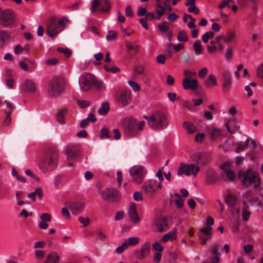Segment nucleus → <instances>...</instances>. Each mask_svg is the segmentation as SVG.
<instances>
[{
    "instance_id": "338daca9",
    "label": "nucleus",
    "mask_w": 263,
    "mask_h": 263,
    "mask_svg": "<svg viewBox=\"0 0 263 263\" xmlns=\"http://www.w3.org/2000/svg\"><path fill=\"white\" fill-rule=\"evenodd\" d=\"M4 103L6 104V106L8 108V110H6L5 111H10L11 114L12 112L14 110V105L12 103L8 102L6 100L4 101Z\"/></svg>"
},
{
    "instance_id": "0e129e2a",
    "label": "nucleus",
    "mask_w": 263,
    "mask_h": 263,
    "mask_svg": "<svg viewBox=\"0 0 263 263\" xmlns=\"http://www.w3.org/2000/svg\"><path fill=\"white\" fill-rule=\"evenodd\" d=\"M158 28L160 31L163 32H166L168 29V27L167 25L166 22H163L161 24L159 25Z\"/></svg>"
},
{
    "instance_id": "a18cd8bd",
    "label": "nucleus",
    "mask_w": 263,
    "mask_h": 263,
    "mask_svg": "<svg viewBox=\"0 0 263 263\" xmlns=\"http://www.w3.org/2000/svg\"><path fill=\"white\" fill-rule=\"evenodd\" d=\"M196 54H201L202 52L201 43L200 40H196L193 46Z\"/></svg>"
},
{
    "instance_id": "bf43d9fd",
    "label": "nucleus",
    "mask_w": 263,
    "mask_h": 263,
    "mask_svg": "<svg viewBox=\"0 0 263 263\" xmlns=\"http://www.w3.org/2000/svg\"><path fill=\"white\" fill-rule=\"evenodd\" d=\"M58 51L62 52L66 57H69L71 54V51L68 48H58Z\"/></svg>"
},
{
    "instance_id": "3c124183",
    "label": "nucleus",
    "mask_w": 263,
    "mask_h": 263,
    "mask_svg": "<svg viewBox=\"0 0 263 263\" xmlns=\"http://www.w3.org/2000/svg\"><path fill=\"white\" fill-rule=\"evenodd\" d=\"M221 134V130L217 128H213L210 132V136L212 138L218 137Z\"/></svg>"
},
{
    "instance_id": "72a5a7b5",
    "label": "nucleus",
    "mask_w": 263,
    "mask_h": 263,
    "mask_svg": "<svg viewBox=\"0 0 263 263\" xmlns=\"http://www.w3.org/2000/svg\"><path fill=\"white\" fill-rule=\"evenodd\" d=\"M235 37V33L234 31H229L227 32L226 35L225 36H223V38H222L224 43L226 44H229L230 42H232Z\"/></svg>"
},
{
    "instance_id": "4468645a",
    "label": "nucleus",
    "mask_w": 263,
    "mask_h": 263,
    "mask_svg": "<svg viewBox=\"0 0 263 263\" xmlns=\"http://www.w3.org/2000/svg\"><path fill=\"white\" fill-rule=\"evenodd\" d=\"M65 205L73 214L81 212L85 207L84 203L80 201H68L65 203Z\"/></svg>"
},
{
    "instance_id": "c9c22d12",
    "label": "nucleus",
    "mask_w": 263,
    "mask_h": 263,
    "mask_svg": "<svg viewBox=\"0 0 263 263\" xmlns=\"http://www.w3.org/2000/svg\"><path fill=\"white\" fill-rule=\"evenodd\" d=\"M93 86L99 91H103L105 89V85L101 81L96 80L95 78L93 81Z\"/></svg>"
},
{
    "instance_id": "b1692460",
    "label": "nucleus",
    "mask_w": 263,
    "mask_h": 263,
    "mask_svg": "<svg viewBox=\"0 0 263 263\" xmlns=\"http://www.w3.org/2000/svg\"><path fill=\"white\" fill-rule=\"evenodd\" d=\"M228 130L232 134L235 133L239 128L234 118L230 119L226 124Z\"/></svg>"
},
{
    "instance_id": "bb28decb",
    "label": "nucleus",
    "mask_w": 263,
    "mask_h": 263,
    "mask_svg": "<svg viewBox=\"0 0 263 263\" xmlns=\"http://www.w3.org/2000/svg\"><path fill=\"white\" fill-rule=\"evenodd\" d=\"M217 179V177L215 173H209L206 175L205 183L208 185H212L216 183Z\"/></svg>"
},
{
    "instance_id": "5fc2aeb1",
    "label": "nucleus",
    "mask_w": 263,
    "mask_h": 263,
    "mask_svg": "<svg viewBox=\"0 0 263 263\" xmlns=\"http://www.w3.org/2000/svg\"><path fill=\"white\" fill-rule=\"evenodd\" d=\"M208 73V69L206 67H203L200 69L198 72V77L200 78H204Z\"/></svg>"
},
{
    "instance_id": "052dcab7",
    "label": "nucleus",
    "mask_w": 263,
    "mask_h": 263,
    "mask_svg": "<svg viewBox=\"0 0 263 263\" xmlns=\"http://www.w3.org/2000/svg\"><path fill=\"white\" fill-rule=\"evenodd\" d=\"M153 249L158 252L160 253L163 251V246L159 242H156L153 245Z\"/></svg>"
},
{
    "instance_id": "5701e85b",
    "label": "nucleus",
    "mask_w": 263,
    "mask_h": 263,
    "mask_svg": "<svg viewBox=\"0 0 263 263\" xmlns=\"http://www.w3.org/2000/svg\"><path fill=\"white\" fill-rule=\"evenodd\" d=\"M22 89L24 91L29 92H34L36 90L34 83L30 80H26L22 84Z\"/></svg>"
},
{
    "instance_id": "49530a36",
    "label": "nucleus",
    "mask_w": 263,
    "mask_h": 263,
    "mask_svg": "<svg viewBox=\"0 0 263 263\" xmlns=\"http://www.w3.org/2000/svg\"><path fill=\"white\" fill-rule=\"evenodd\" d=\"M177 40L179 42H186L188 40V37L184 31H180L178 32Z\"/></svg>"
},
{
    "instance_id": "7c9ffc66",
    "label": "nucleus",
    "mask_w": 263,
    "mask_h": 263,
    "mask_svg": "<svg viewBox=\"0 0 263 263\" xmlns=\"http://www.w3.org/2000/svg\"><path fill=\"white\" fill-rule=\"evenodd\" d=\"M109 103L108 102H104L102 103L101 107L98 109V112L100 115H104L109 111Z\"/></svg>"
},
{
    "instance_id": "8fccbe9b",
    "label": "nucleus",
    "mask_w": 263,
    "mask_h": 263,
    "mask_svg": "<svg viewBox=\"0 0 263 263\" xmlns=\"http://www.w3.org/2000/svg\"><path fill=\"white\" fill-rule=\"evenodd\" d=\"M5 114L6 115V117L3 122V126H6L11 122V119L10 116L11 114L10 111H5Z\"/></svg>"
},
{
    "instance_id": "393cba45",
    "label": "nucleus",
    "mask_w": 263,
    "mask_h": 263,
    "mask_svg": "<svg viewBox=\"0 0 263 263\" xmlns=\"http://www.w3.org/2000/svg\"><path fill=\"white\" fill-rule=\"evenodd\" d=\"M60 257L56 252H52L47 256L45 263H59Z\"/></svg>"
},
{
    "instance_id": "9b49d317",
    "label": "nucleus",
    "mask_w": 263,
    "mask_h": 263,
    "mask_svg": "<svg viewBox=\"0 0 263 263\" xmlns=\"http://www.w3.org/2000/svg\"><path fill=\"white\" fill-rule=\"evenodd\" d=\"M99 7H101L99 9L100 12H107L110 9V4L107 0H92L90 8L91 11H96Z\"/></svg>"
},
{
    "instance_id": "09e8293b",
    "label": "nucleus",
    "mask_w": 263,
    "mask_h": 263,
    "mask_svg": "<svg viewBox=\"0 0 263 263\" xmlns=\"http://www.w3.org/2000/svg\"><path fill=\"white\" fill-rule=\"evenodd\" d=\"M100 138L101 139H109L110 138L109 130L107 128H102L100 132Z\"/></svg>"
},
{
    "instance_id": "4c0bfd02",
    "label": "nucleus",
    "mask_w": 263,
    "mask_h": 263,
    "mask_svg": "<svg viewBox=\"0 0 263 263\" xmlns=\"http://www.w3.org/2000/svg\"><path fill=\"white\" fill-rule=\"evenodd\" d=\"M176 238V233L174 231H170L165 234L162 238V240L163 242H167L168 240H173Z\"/></svg>"
},
{
    "instance_id": "c756f323",
    "label": "nucleus",
    "mask_w": 263,
    "mask_h": 263,
    "mask_svg": "<svg viewBox=\"0 0 263 263\" xmlns=\"http://www.w3.org/2000/svg\"><path fill=\"white\" fill-rule=\"evenodd\" d=\"M204 83L208 86H213L217 85L216 78L213 74H210L204 81Z\"/></svg>"
},
{
    "instance_id": "4be33fe9",
    "label": "nucleus",
    "mask_w": 263,
    "mask_h": 263,
    "mask_svg": "<svg viewBox=\"0 0 263 263\" xmlns=\"http://www.w3.org/2000/svg\"><path fill=\"white\" fill-rule=\"evenodd\" d=\"M242 218L247 221L249 220L251 215L250 205L247 204L246 200H243L242 204Z\"/></svg>"
},
{
    "instance_id": "6e6552de",
    "label": "nucleus",
    "mask_w": 263,
    "mask_h": 263,
    "mask_svg": "<svg viewBox=\"0 0 263 263\" xmlns=\"http://www.w3.org/2000/svg\"><path fill=\"white\" fill-rule=\"evenodd\" d=\"M101 196L104 200L113 202L120 199V194L116 189L106 188L102 192Z\"/></svg>"
},
{
    "instance_id": "de8ad7c7",
    "label": "nucleus",
    "mask_w": 263,
    "mask_h": 263,
    "mask_svg": "<svg viewBox=\"0 0 263 263\" xmlns=\"http://www.w3.org/2000/svg\"><path fill=\"white\" fill-rule=\"evenodd\" d=\"M105 70L107 72H110L113 73H117L120 71V68L115 66H109V65L105 64L104 65Z\"/></svg>"
},
{
    "instance_id": "1a4fd4ad",
    "label": "nucleus",
    "mask_w": 263,
    "mask_h": 263,
    "mask_svg": "<svg viewBox=\"0 0 263 263\" xmlns=\"http://www.w3.org/2000/svg\"><path fill=\"white\" fill-rule=\"evenodd\" d=\"M1 23L3 26L10 27L14 23L15 16L13 11L7 9L2 11L0 13Z\"/></svg>"
},
{
    "instance_id": "f704fd0d",
    "label": "nucleus",
    "mask_w": 263,
    "mask_h": 263,
    "mask_svg": "<svg viewBox=\"0 0 263 263\" xmlns=\"http://www.w3.org/2000/svg\"><path fill=\"white\" fill-rule=\"evenodd\" d=\"M155 10L157 14V18L159 20L161 16L164 14L165 8L163 7L159 3H157L156 5Z\"/></svg>"
},
{
    "instance_id": "4d7b16f0",
    "label": "nucleus",
    "mask_w": 263,
    "mask_h": 263,
    "mask_svg": "<svg viewBox=\"0 0 263 263\" xmlns=\"http://www.w3.org/2000/svg\"><path fill=\"white\" fill-rule=\"evenodd\" d=\"M127 245L126 242H124L122 245L116 248V251L118 254L122 253L124 250L127 249Z\"/></svg>"
},
{
    "instance_id": "f3484780",
    "label": "nucleus",
    "mask_w": 263,
    "mask_h": 263,
    "mask_svg": "<svg viewBox=\"0 0 263 263\" xmlns=\"http://www.w3.org/2000/svg\"><path fill=\"white\" fill-rule=\"evenodd\" d=\"M131 92L130 90L121 91L117 98V102L124 106L128 105L130 103Z\"/></svg>"
},
{
    "instance_id": "20e7f679",
    "label": "nucleus",
    "mask_w": 263,
    "mask_h": 263,
    "mask_svg": "<svg viewBox=\"0 0 263 263\" xmlns=\"http://www.w3.org/2000/svg\"><path fill=\"white\" fill-rule=\"evenodd\" d=\"M238 177L242 185L245 187L253 185L254 188H257L260 184V178L251 168L246 171H240Z\"/></svg>"
},
{
    "instance_id": "0eeeda50",
    "label": "nucleus",
    "mask_w": 263,
    "mask_h": 263,
    "mask_svg": "<svg viewBox=\"0 0 263 263\" xmlns=\"http://www.w3.org/2000/svg\"><path fill=\"white\" fill-rule=\"evenodd\" d=\"M94 77L88 72L82 73L79 77V83L81 89L83 91L89 90L93 86Z\"/></svg>"
},
{
    "instance_id": "dca6fc26",
    "label": "nucleus",
    "mask_w": 263,
    "mask_h": 263,
    "mask_svg": "<svg viewBox=\"0 0 263 263\" xmlns=\"http://www.w3.org/2000/svg\"><path fill=\"white\" fill-rule=\"evenodd\" d=\"M61 31H62V29L59 28L55 20L53 18H51L48 21L47 25V32L48 35L51 37H53Z\"/></svg>"
},
{
    "instance_id": "79ce46f5",
    "label": "nucleus",
    "mask_w": 263,
    "mask_h": 263,
    "mask_svg": "<svg viewBox=\"0 0 263 263\" xmlns=\"http://www.w3.org/2000/svg\"><path fill=\"white\" fill-rule=\"evenodd\" d=\"M173 46L174 49L176 52L178 51L180 49H181L183 47V45L182 44H178L177 45H172L170 43L168 46L167 47V50L169 55L171 56L172 55V52L171 50V46Z\"/></svg>"
},
{
    "instance_id": "ea45409f",
    "label": "nucleus",
    "mask_w": 263,
    "mask_h": 263,
    "mask_svg": "<svg viewBox=\"0 0 263 263\" xmlns=\"http://www.w3.org/2000/svg\"><path fill=\"white\" fill-rule=\"evenodd\" d=\"M140 239L137 237H130L128 238L125 242H127V246H135L139 243Z\"/></svg>"
},
{
    "instance_id": "680f3d73",
    "label": "nucleus",
    "mask_w": 263,
    "mask_h": 263,
    "mask_svg": "<svg viewBox=\"0 0 263 263\" xmlns=\"http://www.w3.org/2000/svg\"><path fill=\"white\" fill-rule=\"evenodd\" d=\"M227 177L230 181H233L235 178V174L232 170L227 171V172H225Z\"/></svg>"
},
{
    "instance_id": "864d4df0",
    "label": "nucleus",
    "mask_w": 263,
    "mask_h": 263,
    "mask_svg": "<svg viewBox=\"0 0 263 263\" xmlns=\"http://www.w3.org/2000/svg\"><path fill=\"white\" fill-rule=\"evenodd\" d=\"M126 46L128 50H133L135 52H137L139 49V46L133 45L132 43L128 41L126 42Z\"/></svg>"
},
{
    "instance_id": "6ab92c4d",
    "label": "nucleus",
    "mask_w": 263,
    "mask_h": 263,
    "mask_svg": "<svg viewBox=\"0 0 263 263\" xmlns=\"http://www.w3.org/2000/svg\"><path fill=\"white\" fill-rule=\"evenodd\" d=\"M223 80L222 87L224 92L228 91L231 87L232 80L230 73L228 71H224L222 73Z\"/></svg>"
},
{
    "instance_id": "f257e3e1",
    "label": "nucleus",
    "mask_w": 263,
    "mask_h": 263,
    "mask_svg": "<svg viewBox=\"0 0 263 263\" xmlns=\"http://www.w3.org/2000/svg\"><path fill=\"white\" fill-rule=\"evenodd\" d=\"M191 159L194 163L185 164L181 163L178 168L177 175H185L190 176L193 175L194 177L197 176L200 167L205 165L208 161L201 154L196 153L193 154Z\"/></svg>"
},
{
    "instance_id": "7ed1b4c3",
    "label": "nucleus",
    "mask_w": 263,
    "mask_h": 263,
    "mask_svg": "<svg viewBox=\"0 0 263 263\" xmlns=\"http://www.w3.org/2000/svg\"><path fill=\"white\" fill-rule=\"evenodd\" d=\"M148 126L152 129L161 131L165 129L168 125L169 121L166 115L163 112L156 110L149 116H144Z\"/></svg>"
},
{
    "instance_id": "ddd939ff",
    "label": "nucleus",
    "mask_w": 263,
    "mask_h": 263,
    "mask_svg": "<svg viewBox=\"0 0 263 263\" xmlns=\"http://www.w3.org/2000/svg\"><path fill=\"white\" fill-rule=\"evenodd\" d=\"M142 189L145 193L149 195H152L160 190L157 185V180L154 179L146 180L143 183Z\"/></svg>"
},
{
    "instance_id": "cd10ccee",
    "label": "nucleus",
    "mask_w": 263,
    "mask_h": 263,
    "mask_svg": "<svg viewBox=\"0 0 263 263\" xmlns=\"http://www.w3.org/2000/svg\"><path fill=\"white\" fill-rule=\"evenodd\" d=\"M182 126L189 134H193L197 130L195 126L193 123L187 121H184L182 123Z\"/></svg>"
},
{
    "instance_id": "e433bc0d",
    "label": "nucleus",
    "mask_w": 263,
    "mask_h": 263,
    "mask_svg": "<svg viewBox=\"0 0 263 263\" xmlns=\"http://www.w3.org/2000/svg\"><path fill=\"white\" fill-rule=\"evenodd\" d=\"M67 112L66 108H63L58 112L57 119L59 123L62 124L64 122V116Z\"/></svg>"
},
{
    "instance_id": "c85d7f7f",
    "label": "nucleus",
    "mask_w": 263,
    "mask_h": 263,
    "mask_svg": "<svg viewBox=\"0 0 263 263\" xmlns=\"http://www.w3.org/2000/svg\"><path fill=\"white\" fill-rule=\"evenodd\" d=\"M10 38V34L6 31H0V42L2 46L9 43Z\"/></svg>"
},
{
    "instance_id": "2f4dec72",
    "label": "nucleus",
    "mask_w": 263,
    "mask_h": 263,
    "mask_svg": "<svg viewBox=\"0 0 263 263\" xmlns=\"http://www.w3.org/2000/svg\"><path fill=\"white\" fill-rule=\"evenodd\" d=\"M237 202V198L234 195H228L226 198V202L228 206L236 205Z\"/></svg>"
},
{
    "instance_id": "423d86ee",
    "label": "nucleus",
    "mask_w": 263,
    "mask_h": 263,
    "mask_svg": "<svg viewBox=\"0 0 263 263\" xmlns=\"http://www.w3.org/2000/svg\"><path fill=\"white\" fill-rule=\"evenodd\" d=\"M129 172L133 181L137 184L142 182L143 177L146 173V170L141 165H135L129 169Z\"/></svg>"
},
{
    "instance_id": "774afa93",
    "label": "nucleus",
    "mask_w": 263,
    "mask_h": 263,
    "mask_svg": "<svg viewBox=\"0 0 263 263\" xmlns=\"http://www.w3.org/2000/svg\"><path fill=\"white\" fill-rule=\"evenodd\" d=\"M219 246L218 245H214L211 249V253L213 256H218L219 255Z\"/></svg>"
},
{
    "instance_id": "e2e57ef3",
    "label": "nucleus",
    "mask_w": 263,
    "mask_h": 263,
    "mask_svg": "<svg viewBox=\"0 0 263 263\" xmlns=\"http://www.w3.org/2000/svg\"><path fill=\"white\" fill-rule=\"evenodd\" d=\"M257 76L260 78H263V63L260 64L256 69Z\"/></svg>"
},
{
    "instance_id": "603ef678",
    "label": "nucleus",
    "mask_w": 263,
    "mask_h": 263,
    "mask_svg": "<svg viewBox=\"0 0 263 263\" xmlns=\"http://www.w3.org/2000/svg\"><path fill=\"white\" fill-rule=\"evenodd\" d=\"M69 22L68 18L67 16H64L58 21L57 24L58 26H61L62 28V30L65 28V24Z\"/></svg>"
},
{
    "instance_id": "c03bdc74",
    "label": "nucleus",
    "mask_w": 263,
    "mask_h": 263,
    "mask_svg": "<svg viewBox=\"0 0 263 263\" xmlns=\"http://www.w3.org/2000/svg\"><path fill=\"white\" fill-rule=\"evenodd\" d=\"M117 33L115 30H109L108 31L106 38L107 41H112L116 39Z\"/></svg>"
},
{
    "instance_id": "69168bd1",
    "label": "nucleus",
    "mask_w": 263,
    "mask_h": 263,
    "mask_svg": "<svg viewBox=\"0 0 263 263\" xmlns=\"http://www.w3.org/2000/svg\"><path fill=\"white\" fill-rule=\"evenodd\" d=\"M40 218L43 221H50L51 220V216L49 213H43L41 214Z\"/></svg>"
},
{
    "instance_id": "473e14b6",
    "label": "nucleus",
    "mask_w": 263,
    "mask_h": 263,
    "mask_svg": "<svg viewBox=\"0 0 263 263\" xmlns=\"http://www.w3.org/2000/svg\"><path fill=\"white\" fill-rule=\"evenodd\" d=\"M174 196L176 198L174 202L178 209H181L184 204V199L181 197L179 193H175Z\"/></svg>"
},
{
    "instance_id": "39448f33",
    "label": "nucleus",
    "mask_w": 263,
    "mask_h": 263,
    "mask_svg": "<svg viewBox=\"0 0 263 263\" xmlns=\"http://www.w3.org/2000/svg\"><path fill=\"white\" fill-rule=\"evenodd\" d=\"M65 80L61 76L53 77L50 81L48 93L50 97L54 98L60 96L65 90Z\"/></svg>"
},
{
    "instance_id": "37998d69",
    "label": "nucleus",
    "mask_w": 263,
    "mask_h": 263,
    "mask_svg": "<svg viewBox=\"0 0 263 263\" xmlns=\"http://www.w3.org/2000/svg\"><path fill=\"white\" fill-rule=\"evenodd\" d=\"M196 72L185 69L183 71V76H184V78L183 79L192 80V78L196 77Z\"/></svg>"
},
{
    "instance_id": "f03ea898",
    "label": "nucleus",
    "mask_w": 263,
    "mask_h": 263,
    "mask_svg": "<svg viewBox=\"0 0 263 263\" xmlns=\"http://www.w3.org/2000/svg\"><path fill=\"white\" fill-rule=\"evenodd\" d=\"M58 161L59 154L57 150L54 148H49L44 152L38 166L42 173H46L54 170L58 165Z\"/></svg>"
},
{
    "instance_id": "a19ab883",
    "label": "nucleus",
    "mask_w": 263,
    "mask_h": 263,
    "mask_svg": "<svg viewBox=\"0 0 263 263\" xmlns=\"http://www.w3.org/2000/svg\"><path fill=\"white\" fill-rule=\"evenodd\" d=\"M229 212L233 216H238L240 214V209L236 205L228 206Z\"/></svg>"
},
{
    "instance_id": "6e6d98bb",
    "label": "nucleus",
    "mask_w": 263,
    "mask_h": 263,
    "mask_svg": "<svg viewBox=\"0 0 263 263\" xmlns=\"http://www.w3.org/2000/svg\"><path fill=\"white\" fill-rule=\"evenodd\" d=\"M128 83L134 90L136 91H139L140 90L141 87L136 82L133 81H129Z\"/></svg>"
},
{
    "instance_id": "a211bd4d",
    "label": "nucleus",
    "mask_w": 263,
    "mask_h": 263,
    "mask_svg": "<svg viewBox=\"0 0 263 263\" xmlns=\"http://www.w3.org/2000/svg\"><path fill=\"white\" fill-rule=\"evenodd\" d=\"M155 225L157 231L162 232L169 228L168 220L165 217H159L156 220Z\"/></svg>"
},
{
    "instance_id": "f8f14e48",
    "label": "nucleus",
    "mask_w": 263,
    "mask_h": 263,
    "mask_svg": "<svg viewBox=\"0 0 263 263\" xmlns=\"http://www.w3.org/2000/svg\"><path fill=\"white\" fill-rule=\"evenodd\" d=\"M123 129L126 135L134 136L138 134L137 123L135 120L130 119L123 125Z\"/></svg>"
},
{
    "instance_id": "aec40b11",
    "label": "nucleus",
    "mask_w": 263,
    "mask_h": 263,
    "mask_svg": "<svg viewBox=\"0 0 263 263\" xmlns=\"http://www.w3.org/2000/svg\"><path fill=\"white\" fill-rule=\"evenodd\" d=\"M128 216L132 221L134 223H137L140 220L138 216L136 204L135 203H131L128 210Z\"/></svg>"
},
{
    "instance_id": "13d9d810",
    "label": "nucleus",
    "mask_w": 263,
    "mask_h": 263,
    "mask_svg": "<svg viewBox=\"0 0 263 263\" xmlns=\"http://www.w3.org/2000/svg\"><path fill=\"white\" fill-rule=\"evenodd\" d=\"M77 104L81 108H85L89 106L90 104V102L88 100H78Z\"/></svg>"
},
{
    "instance_id": "9d476101",
    "label": "nucleus",
    "mask_w": 263,
    "mask_h": 263,
    "mask_svg": "<svg viewBox=\"0 0 263 263\" xmlns=\"http://www.w3.org/2000/svg\"><path fill=\"white\" fill-rule=\"evenodd\" d=\"M65 154L68 160H75L80 156L81 149L79 144H69L65 149Z\"/></svg>"
},
{
    "instance_id": "a878e982",
    "label": "nucleus",
    "mask_w": 263,
    "mask_h": 263,
    "mask_svg": "<svg viewBox=\"0 0 263 263\" xmlns=\"http://www.w3.org/2000/svg\"><path fill=\"white\" fill-rule=\"evenodd\" d=\"M43 193L41 188H36L34 191L27 194V197L31 199L33 201H35V198L37 197L41 199L43 196Z\"/></svg>"
},
{
    "instance_id": "412c9836",
    "label": "nucleus",
    "mask_w": 263,
    "mask_h": 263,
    "mask_svg": "<svg viewBox=\"0 0 263 263\" xmlns=\"http://www.w3.org/2000/svg\"><path fill=\"white\" fill-rule=\"evenodd\" d=\"M182 86L185 90H195L198 88V81L195 79H183Z\"/></svg>"
},
{
    "instance_id": "2eb2a0df",
    "label": "nucleus",
    "mask_w": 263,
    "mask_h": 263,
    "mask_svg": "<svg viewBox=\"0 0 263 263\" xmlns=\"http://www.w3.org/2000/svg\"><path fill=\"white\" fill-rule=\"evenodd\" d=\"M151 243L146 241L142 246L141 248L135 252V257L138 259H142L146 257L150 252Z\"/></svg>"
},
{
    "instance_id": "58836bf2",
    "label": "nucleus",
    "mask_w": 263,
    "mask_h": 263,
    "mask_svg": "<svg viewBox=\"0 0 263 263\" xmlns=\"http://www.w3.org/2000/svg\"><path fill=\"white\" fill-rule=\"evenodd\" d=\"M212 233L211 231V227H205L200 230L199 233L198 234V236L200 239H202V235L203 236H208L210 235Z\"/></svg>"
}]
</instances>
